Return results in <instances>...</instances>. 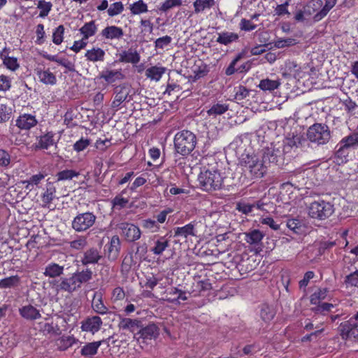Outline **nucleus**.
I'll return each instance as SVG.
<instances>
[{
    "label": "nucleus",
    "mask_w": 358,
    "mask_h": 358,
    "mask_svg": "<svg viewBox=\"0 0 358 358\" xmlns=\"http://www.w3.org/2000/svg\"><path fill=\"white\" fill-rule=\"evenodd\" d=\"M198 143L196 134L188 129L176 133L173 137V147L176 154L186 157L192 154Z\"/></svg>",
    "instance_id": "obj_1"
},
{
    "label": "nucleus",
    "mask_w": 358,
    "mask_h": 358,
    "mask_svg": "<svg viewBox=\"0 0 358 358\" xmlns=\"http://www.w3.org/2000/svg\"><path fill=\"white\" fill-rule=\"evenodd\" d=\"M264 164L255 154L243 155L241 159L245 175L252 180L261 178L264 176L266 172V166Z\"/></svg>",
    "instance_id": "obj_2"
},
{
    "label": "nucleus",
    "mask_w": 358,
    "mask_h": 358,
    "mask_svg": "<svg viewBox=\"0 0 358 358\" xmlns=\"http://www.w3.org/2000/svg\"><path fill=\"white\" fill-rule=\"evenodd\" d=\"M224 179L222 173L217 169L201 171L198 176L201 189L208 192L221 189L224 186Z\"/></svg>",
    "instance_id": "obj_3"
},
{
    "label": "nucleus",
    "mask_w": 358,
    "mask_h": 358,
    "mask_svg": "<svg viewBox=\"0 0 358 358\" xmlns=\"http://www.w3.org/2000/svg\"><path fill=\"white\" fill-rule=\"evenodd\" d=\"M307 138L317 145H325L331 138V131L327 124L315 123L308 128Z\"/></svg>",
    "instance_id": "obj_4"
},
{
    "label": "nucleus",
    "mask_w": 358,
    "mask_h": 358,
    "mask_svg": "<svg viewBox=\"0 0 358 358\" xmlns=\"http://www.w3.org/2000/svg\"><path fill=\"white\" fill-rule=\"evenodd\" d=\"M338 329L343 340L358 342V311L349 320L341 322Z\"/></svg>",
    "instance_id": "obj_5"
},
{
    "label": "nucleus",
    "mask_w": 358,
    "mask_h": 358,
    "mask_svg": "<svg viewBox=\"0 0 358 358\" xmlns=\"http://www.w3.org/2000/svg\"><path fill=\"white\" fill-rule=\"evenodd\" d=\"M334 206L324 200L312 202L308 207V215L313 219L323 220L329 217L334 213Z\"/></svg>",
    "instance_id": "obj_6"
},
{
    "label": "nucleus",
    "mask_w": 358,
    "mask_h": 358,
    "mask_svg": "<svg viewBox=\"0 0 358 358\" xmlns=\"http://www.w3.org/2000/svg\"><path fill=\"white\" fill-rule=\"evenodd\" d=\"M281 144L277 142L270 143L262 149V161L266 164H277L280 160L283 159L285 155L281 150Z\"/></svg>",
    "instance_id": "obj_7"
},
{
    "label": "nucleus",
    "mask_w": 358,
    "mask_h": 358,
    "mask_svg": "<svg viewBox=\"0 0 358 358\" xmlns=\"http://www.w3.org/2000/svg\"><path fill=\"white\" fill-rule=\"evenodd\" d=\"M96 218L93 213H80L74 217L72 222V227L76 231H85L93 226Z\"/></svg>",
    "instance_id": "obj_8"
},
{
    "label": "nucleus",
    "mask_w": 358,
    "mask_h": 358,
    "mask_svg": "<svg viewBox=\"0 0 358 358\" xmlns=\"http://www.w3.org/2000/svg\"><path fill=\"white\" fill-rule=\"evenodd\" d=\"M305 141L301 134L293 132L288 134L282 141H277V143L282 145L281 150L284 155H287L292 150L298 148Z\"/></svg>",
    "instance_id": "obj_9"
},
{
    "label": "nucleus",
    "mask_w": 358,
    "mask_h": 358,
    "mask_svg": "<svg viewBox=\"0 0 358 358\" xmlns=\"http://www.w3.org/2000/svg\"><path fill=\"white\" fill-rule=\"evenodd\" d=\"M51 284L57 292H65L72 294L78 289L73 274L69 278H60L59 280L52 282Z\"/></svg>",
    "instance_id": "obj_10"
},
{
    "label": "nucleus",
    "mask_w": 358,
    "mask_h": 358,
    "mask_svg": "<svg viewBox=\"0 0 358 358\" xmlns=\"http://www.w3.org/2000/svg\"><path fill=\"white\" fill-rule=\"evenodd\" d=\"M119 229L121 230L122 236L127 242H134L141 238V229L134 224L122 222L120 224Z\"/></svg>",
    "instance_id": "obj_11"
},
{
    "label": "nucleus",
    "mask_w": 358,
    "mask_h": 358,
    "mask_svg": "<svg viewBox=\"0 0 358 358\" xmlns=\"http://www.w3.org/2000/svg\"><path fill=\"white\" fill-rule=\"evenodd\" d=\"M101 40L106 41H119L124 36L123 29L116 25H107L99 33Z\"/></svg>",
    "instance_id": "obj_12"
},
{
    "label": "nucleus",
    "mask_w": 358,
    "mask_h": 358,
    "mask_svg": "<svg viewBox=\"0 0 358 358\" xmlns=\"http://www.w3.org/2000/svg\"><path fill=\"white\" fill-rule=\"evenodd\" d=\"M38 124V120L35 115L29 113L20 114L15 120V126L20 131H28Z\"/></svg>",
    "instance_id": "obj_13"
},
{
    "label": "nucleus",
    "mask_w": 358,
    "mask_h": 358,
    "mask_svg": "<svg viewBox=\"0 0 358 358\" xmlns=\"http://www.w3.org/2000/svg\"><path fill=\"white\" fill-rule=\"evenodd\" d=\"M99 77L103 80L107 84L112 85L117 81H121L125 78V75L122 69H110L105 68L99 73Z\"/></svg>",
    "instance_id": "obj_14"
},
{
    "label": "nucleus",
    "mask_w": 358,
    "mask_h": 358,
    "mask_svg": "<svg viewBox=\"0 0 358 358\" xmlns=\"http://www.w3.org/2000/svg\"><path fill=\"white\" fill-rule=\"evenodd\" d=\"M138 340H142V343H148L152 340L156 339L159 335V329L154 323H150L141 328L138 332Z\"/></svg>",
    "instance_id": "obj_15"
},
{
    "label": "nucleus",
    "mask_w": 358,
    "mask_h": 358,
    "mask_svg": "<svg viewBox=\"0 0 358 358\" xmlns=\"http://www.w3.org/2000/svg\"><path fill=\"white\" fill-rule=\"evenodd\" d=\"M102 324V320L99 316L87 317L81 322L80 329L83 331L94 334L100 330Z\"/></svg>",
    "instance_id": "obj_16"
},
{
    "label": "nucleus",
    "mask_w": 358,
    "mask_h": 358,
    "mask_svg": "<svg viewBox=\"0 0 358 358\" xmlns=\"http://www.w3.org/2000/svg\"><path fill=\"white\" fill-rule=\"evenodd\" d=\"M56 197V187L53 182H48L45 185L43 192L41 194L42 207L50 208L53 199Z\"/></svg>",
    "instance_id": "obj_17"
},
{
    "label": "nucleus",
    "mask_w": 358,
    "mask_h": 358,
    "mask_svg": "<svg viewBox=\"0 0 358 358\" xmlns=\"http://www.w3.org/2000/svg\"><path fill=\"white\" fill-rule=\"evenodd\" d=\"M102 256L99 250L96 248H90L86 250L80 258V262L83 266L96 264L101 259Z\"/></svg>",
    "instance_id": "obj_18"
},
{
    "label": "nucleus",
    "mask_w": 358,
    "mask_h": 358,
    "mask_svg": "<svg viewBox=\"0 0 358 358\" xmlns=\"http://www.w3.org/2000/svg\"><path fill=\"white\" fill-rule=\"evenodd\" d=\"M106 247L108 259L111 261L116 260L120 255L121 248L120 240L118 236H112Z\"/></svg>",
    "instance_id": "obj_19"
},
{
    "label": "nucleus",
    "mask_w": 358,
    "mask_h": 358,
    "mask_svg": "<svg viewBox=\"0 0 358 358\" xmlns=\"http://www.w3.org/2000/svg\"><path fill=\"white\" fill-rule=\"evenodd\" d=\"M18 311L20 315L28 321H34L41 317L40 310L31 304L22 306Z\"/></svg>",
    "instance_id": "obj_20"
},
{
    "label": "nucleus",
    "mask_w": 358,
    "mask_h": 358,
    "mask_svg": "<svg viewBox=\"0 0 358 358\" xmlns=\"http://www.w3.org/2000/svg\"><path fill=\"white\" fill-rule=\"evenodd\" d=\"M196 222L193 221L183 227H178L173 229L174 237L187 238L189 236H196V231L195 229Z\"/></svg>",
    "instance_id": "obj_21"
},
{
    "label": "nucleus",
    "mask_w": 358,
    "mask_h": 358,
    "mask_svg": "<svg viewBox=\"0 0 358 358\" xmlns=\"http://www.w3.org/2000/svg\"><path fill=\"white\" fill-rule=\"evenodd\" d=\"M36 74L38 80L45 85H55L57 83L56 76L51 72L50 69H36Z\"/></svg>",
    "instance_id": "obj_22"
},
{
    "label": "nucleus",
    "mask_w": 358,
    "mask_h": 358,
    "mask_svg": "<svg viewBox=\"0 0 358 358\" xmlns=\"http://www.w3.org/2000/svg\"><path fill=\"white\" fill-rule=\"evenodd\" d=\"M55 134L53 131H48L37 137L36 148L40 150H48L55 144Z\"/></svg>",
    "instance_id": "obj_23"
},
{
    "label": "nucleus",
    "mask_w": 358,
    "mask_h": 358,
    "mask_svg": "<svg viewBox=\"0 0 358 358\" xmlns=\"http://www.w3.org/2000/svg\"><path fill=\"white\" fill-rule=\"evenodd\" d=\"M119 62L122 63L138 64L141 60V56L137 50L129 48L122 51L119 55Z\"/></svg>",
    "instance_id": "obj_24"
},
{
    "label": "nucleus",
    "mask_w": 358,
    "mask_h": 358,
    "mask_svg": "<svg viewBox=\"0 0 358 358\" xmlns=\"http://www.w3.org/2000/svg\"><path fill=\"white\" fill-rule=\"evenodd\" d=\"M170 241L166 236H157L153 241V246L150 248V252L155 255H161L169 247Z\"/></svg>",
    "instance_id": "obj_25"
},
{
    "label": "nucleus",
    "mask_w": 358,
    "mask_h": 358,
    "mask_svg": "<svg viewBox=\"0 0 358 358\" xmlns=\"http://www.w3.org/2000/svg\"><path fill=\"white\" fill-rule=\"evenodd\" d=\"M106 52L104 50L99 47H93L87 50L85 53L86 60L90 62H103L105 59Z\"/></svg>",
    "instance_id": "obj_26"
},
{
    "label": "nucleus",
    "mask_w": 358,
    "mask_h": 358,
    "mask_svg": "<svg viewBox=\"0 0 358 358\" xmlns=\"http://www.w3.org/2000/svg\"><path fill=\"white\" fill-rule=\"evenodd\" d=\"M218 36L216 42L219 44L227 46L233 43H236L239 39V35L235 32L222 31L217 34Z\"/></svg>",
    "instance_id": "obj_27"
},
{
    "label": "nucleus",
    "mask_w": 358,
    "mask_h": 358,
    "mask_svg": "<svg viewBox=\"0 0 358 358\" xmlns=\"http://www.w3.org/2000/svg\"><path fill=\"white\" fill-rule=\"evenodd\" d=\"M98 30V26L95 20H91L85 22L80 29L79 32L82 35V38L87 41L90 37L94 36Z\"/></svg>",
    "instance_id": "obj_28"
},
{
    "label": "nucleus",
    "mask_w": 358,
    "mask_h": 358,
    "mask_svg": "<svg viewBox=\"0 0 358 358\" xmlns=\"http://www.w3.org/2000/svg\"><path fill=\"white\" fill-rule=\"evenodd\" d=\"M92 275L93 273L90 268H86L81 271H76L73 273L78 289L81 287L83 284L87 283L91 280L92 279Z\"/></svg>",
    "instance_id": "obj_29"
},
{
    "label": "nucleus",
    "mask_w": 358,
    "mask_h": 358,
    "mask_svg": "<svg viewBox=\"0 0 358 358\" xmlns=\"http://www.w3.org/2000/svg\"><path fill=\"white\" fill-rule=\"evenodd\" d=\"M166 69L164 66H153L145 71V76L151 80L158 82L165 73Z\"/></svg>",
    "instance_id": "obj_30"
},
{
    "label": "nucleus",
    "mask_w": 358,
    "mask_h": 358,
    "mask_svg": "<svg viewBox=\"0 0 358 358\" xmlns=\"http://www.w3.org/2000/svg\"><path fill=\"white\" fill-rule=\"evenodd\" d=\"M229 108V105L227 103L222 101H217L213 103L211 107L207 110L208 116H213L214 117L217 115H221L225 113Z\"/></svg>",
    "instance_id": "obj_31"
},
{
    "label": "nucleus",
    "mask_w": 358,
    "mask_h": 358,
    "mask_svg": "<svg viewBox=\"0 0 358 358\" xmlns=\"http://www.w3.org/2000/svg\"><path fill=\"white\" fill-rule=\"evenodd\" d=\"M128 9L131 15H140L148 11V4L143 0H138L129 5Z\"/></svg>",
    "instance_id": "obj_32"
},
{
    "label": "nucleus",
    "mask_w": 358,
    "mask_h": 358,
    "mask_svg": "<svg viewBox=\"0 0 358 358\" xmlns=\"http://www.w3.org/2000/svg\"><path fill=\"white\" fill-rule=\"evenodd\" d=\"M64 272V266L56 263H51L46 266L43 274L46 277H59Z\"/></svg>",
    "instance_id": "obj_33"
},
{
    "label": "nucleus",
    "mask_w": 358,
    "mask_h": 358,
    "mask_svg": "<svg viewBox=\"0 0 358 358\" xmlns=\"http://www.w3.org/2000/svg\"><path fill=\"white\" fill-rule=\"evenodd\" d=\"M6 48H4L1 52H0V57L3 60V65L9 70L15 71H16L20 65L17 62V59L14 57H9L4 55V52Z\"/></svg>",
    "instance_id": "obj_34"
},
{
    "label": "nucleus",
    "mask_w": 358,
    "mask_h": 358,
    "mask_svg": "<svg viewBox=\"0 0 358 358\" xmlns=\"http://www.w3.org/2000/svg\"><path fill=\"white\" fill-rule=\"evenodd\" d=\"M264 235L259 229H253L245 234V241L250 245H257L263 239Z\"/></svg>",
    "instance_id": "obj_35"
},
{
    "label": "nucleus",
    "mask_w": 358,
    "mask_h": 358,
    "mask_svg": "<svg viewBox=\"0 0 358 358\" xmlns=\"http://www.w3.org/2000/svg\"><path fill=\"white\" fill-rule=\"evenodd\" d=\"M101 344V341L88 343L82 348L80 354L85 357L94 356L97 353L98 349Z\"/></svg>",
    "instance_id": "obj_36"
},
{
    "label": "nucleus",
    "mask_w": 358,
    "mask_h": 358,
    "mask_svg": "<svg viewBox=\"0 0 358 358\" xmlns=\"http://www.w3.org/2000/svg\"><path fill=\"white\" fill-rule=\"evenodd\" d=\"M329 293V289L327 287H320L315 291L310 296V304H317L322 300H324Z\"/></svg>",
    "instance_id": "obj_37"
},
{
    "label": "nucleus",
    "mask_w": 358,
    "mask_h": 358,
    "mask_svg": "<svg viewBox=\"0 0 358 358\" xmlns=\"http://www.w3.org/2000/svg\"><path fill=\"white\" fill-rule=\"evenodd\" d=\"M337 0H325V4L322 8L317 12L313 17L315 22H318L324 18L329 10L336 5Z\"/></svg>",
    "instance_id": "obj_38"
},
{
    "label": "nucleus",
    "mask_w": 358,
    "mask_h": 358,
    "mask_svg": "<svg viewBox=\"0 0 358 358\" xmlns=\"http://www.w3.org/2000/svg\"><path fill=\"white\" fill-rule=\"evenodd\" d=\"M279 80H271L268 78L263 79L260 81L258 87L263 91H273L278 89L280 85Z\"/></svg>",
    "instance_id": "obj_39"
},
{
    "label": "nucleus",
    "mask_w": 358,
    "mask_h": 358,
    "mask_svg": "<svg viewBox=\"0 0 358 358\" xmlns=\"http://www.w3.org/2000/svg\"><path fill=\"white\" fill-rule=\"evenodd\" d=\"M125 193V189L122 190L121 194L116 195L111 200L112 208L114 210H121L125 208L129 203V199L124 198L122 196V194Z\"/></svg>",
    "instance_id": "obj_40"
},
{
    "label": "nucleus",
    "mask_w": 358,
    "mask_h": 358,
    "mask_svg": "<svg viewBox=\"0 0 358 358\" xmlns=\"http://www.w3.org/2000/svg\"><path fill=\"white\" fill-rule=\"evenodd\" d=\"M20 283V278L17 275H11L0 280V289L17 287Z\"/></svg>",
    "instance_id": "obj_41"
},
{
    "label": "nucleus",
    "mask_w": 358,
    "mask_h": 358,
    "mask_svg": "<svg viewBox=\"0 0 358 358\" xmlns=\"http://www.w3.org/2000/svg\"><path fill=\"white\" fill-rule=\"evenodd\" d=\"M214 4V0H195L193 3L194 13H200L206 9H210Z\"/></svg>",
    "instance_id": "obj_42"
},
{
    "label": "nucleus",
    "mask_w": 358,
    "mask_h": 358,
    "mask_svg": "<svg viewBox=\"0 0 358 358\" xmlns=\"http://www.w3.org/2000/svg\"><path fill=\"white\" fill-rule=\"evenodd\" d=\"M314 305L315 306L312 307L310 310L315 314H320L323 315H327L334 307L332 303L327 302H320L319 303Z\"/></svg>",
    "instance_id": "obj_43"
},
{
    "label": "nucleus",
    "mask_w": 358,
    "mask_h": 358,
    "mask_svg": "<svg viewBox=\"0 0 358 358\" xmlns=\"http://www.w3.org/2000/svg\"><path fill=\"white\" fill-rule=\"evenodd\" d=\"M287 228L294 234H301L303 230L302 222L297 218L288 219L287 221Z\"/></svg>",
    "instance_id": "obj_44"
},
{
    "label": "nucleus",
    "mask_w": 358,
    "mask_h": 358,
    "mask_svg": "<svg viewBox=\"0 0 358 358\" xmlns=\"http://www.w3.org/2000/svg\"><path fill=\"white\" fill-rule=\"evenodd\" d=\"M193 287L194 289L192 292H195L198 294H201L202 292L210 290L212 288L209 279L196 280L194 282Z\"/></svg>",
    "instance_id": "obj_45"
},
{
    "label": "nucleus",
    "mask_w": 358,
    "mask_h": 358,
    "mask_svg": "<svg viewBox=\"0 0 358 358\" xmlns=\"http://www.w3.org/2000/svg\"><path fill=\"white\" fill-rule=\"evenodd\" d=\"M275 315V311L272 307L267 304L262 305L260 310V316L265 322L271 321L274 318Z\"/></svg>",
    "instance_id": "obj_46"
},
{
    "label": "nucleus",
    "mask_w": 358,
    "mask_h": 358,
    "mask_svg": "<svg viewBox=\"0 0 358 358\" xmlns=\"http://www.w3.org/2000/svg\"><path fill=\"white\" fill-rule=\"evenodd\" d=\"M338 145H343V147L348 149L358 145V133H354L345 136L340 141Z\"/></svg>",
    "instance_id": "obj_47"
},
{
    "label": "nucleus",
    "mask_w": 358,
    "mask_h": 358,
    "mask_svg": "<svg viewBox=\"0 0 358 358\" xmlns=\"http://www.w3.org/2000/svg\"><path fill=\"white\" fill-rule=\"evenodd\" d=\"M36 6L37 8L40 10L39 17L42 18L47 17L52 8V3L45 0H39Z\"/></svg>",
    "instance_id": "obj_48"
},
{
    "label": "nucleus",
    "mask_w": 358,
    "mask_h": 358,
    "mask_svg": "<svg viewBox=\"0 0 358 358\" xmlns=\"http://www.w3.org/2000/svg\"><path fill=\"white\" fill-rule=\"evenodd\" d=\"M139 321L131 318H123L120 320L119 326L123 330H129L134 332L135 328L138 327Z\"/></svg>",
    "instance_id": "obj_49"
},
{
    "label": "nucleus",
    "mask_w": 358,
    "mask_h": 358,
    "mask_svg": "<svg viewBox=\"0 0 358 358\" xmlns=\"http://www.w3.org/2000/svg\"><path fill=\"white\" fill-rule=\"evenodd\" d=\"M77 340L73 336H62L58 343V349L60 351H64L71 348L76 343Z\"/></svg>",
    "instance_id": "obj_50"
},
{
    "label": "nucleus",
    "mask_w": 358,
    "mask_h": 358,
    "mask_svg": "<svg viewBox=\"0 0 358 358\" xmlns=\"http://www.w3.org/2000/svg\"><path fill=\"white\" fill-rule=\"evenodd\" d=\"M322 5V0H310L304 6V12L306 15H311L313 13L319 10Z\"/></svg>",
    "instance_id": "obj_51"
},
{
    "label": "nucleus",
    "mask_w": 358,
    "mask_h": 358,
    "mask_svg": "<svg viewBox=\"0 0 358 358\" xmlns=\"http://www.w3.org/2000/svg\"><path fill=\"white\" fill-rule=\"evenodd\" d=\"M343 283L347 288H358V269L347 275L344 278Z\"/></svg>",
    "instance_id": "obj_52"
},
{
    "label": "nucleus",
    "mask_w": 358,
    "mask_h": 358,
    "mask_svg": "<svg viewBox=\"0 0 358 358\" xmlns=\"http://www.w3.org/2000/svg\"><path fill=\"white\" fill-rule=\"evenodd\" d=\"M65 28L63 24L59 25L52 32V42L55 45H60L64 41Z\"/></svg>",
    "instance_id": "obj_53"
},
{
    "label": "nucleus",
    "mask_w": 358,
    "mask_h": 358,
    "mask_svg": "<svg viewBox=\"0 0 358 358\" xmlns=\"http://www.w3.org/2000/svg\"><path fill=\"white\" fill-rule=\"evenodd\" d=\"M124 9V5L121 1H115L110 5L107 13L109 17H113L121 14Z\"/></svg>",
    "instance_id": "obj_54"
},
{
    "label": "nucleus",
    "mask_w": 358,
    "mask_h": 358,
    "mask_svg": "<svg viewBox=\"0 0 358 358\" xmlns=\"http://www.w3.org/2000/svg\"><path fill=\"white\" fill-rule=\"evenodd\" d=\"M80 175L79 172L72 170V169H66L58 172L56 175L57 180H71L75 177H78Z\"/></svg>",
    "instance_id": "obj_55"
},
{
    "label": "nucleus",
    "mask_w": 358,
    "mask_h": 358,
    "mask_svg": "<svg viewBox=\"0 0 358 358\" xmlns=\"http://www.w3.org/2000/svg\"><path fill=\"white\" fill-rule=\"evenodd\" d=\"M12 114V108L4 103H0V123L9 120Z\"/></svg>",
    "instance_id": "obj_56"
},
{
    "label": "nucleus",
    "mask_w": 358,
    "mask_h": 358,
    "mask_svg": "<svg viewBox=\"0 0 358 358\" xmlns=\"http://www.w3.org/2000/svg\"><path fill=\"white\" fill-rule=\"evenodd\" d=\"M93 310L99 315H105L108 313V308L104 305L101 298L94 300L92 303Z\"/></svg>",
    "instance_id": "obj_57"
},
{
    "label": "nucleus",
    "mask_w": 358,
    "mask_h": 358,
    "mask_svg": "<svg viewBox=\"0 0 358 358\" xmlns=\"http://www.w3.org/2000/svg\"><path fill=\"white\" fill-rule=\"evenodd\" d=\"M11 164V156L8 151L0 148V167L8 168Z\"/></svg>",
    "instance_id": "obj_58"
},
{
    "label": "nucleus",
    "mask_w": 358,
    "mask_h": 358,
    "mask_svg": "<svg viewBox=\"0 0 358 358\" xmlns=\"http://www.w3.org/2000/svg\"><path fill=\"white\" fill-rule=\"evenodd\" d=\"M234 99L237 101H243L248 96H249L250 91L243 85H239L234 88Z\"/></svg>",
    "instance_id": "obj_59"
},
{
    "label": "nucleus",
    "mask_w": 358,
    "mask_h": 358,
    "mask_svg": "<svg viewBox=\"0 0 358 358\" xmlns=\"http://www.w3.org/2000/svg\"><path fill=\"white\" fill-rule=\"evenodd\" d=\"M182 4V0H165L160 6L159 10L166 12L173 7L180 6Z\"/></svg>",
    "instance_id": "obj_60"
},
{
    "label": "nucleus",
    "mask_w": 358,
    "mask_h": 358,
    "mask_svg": "<svg viewBox=\"0 0 358 358\" xmlns=\"http://www.w3.org/2000/svg\"><path fill=\"white\" fill-rule=\"evenodd\" d=\"M342 104L344 106L345 110L352 115L355 114V110L357 108V105L350 97L348 96L347 99L341 101Z\"/></svg>",
    "instance_id": "obj_61"
},
{
    "label": "nucleus",
    "mask_w": 358,
    "mask_h": 358,
    "mask_svg": "<svg viewBox=\"0 0 358 358\" xmlns=\"http://www.w3.org/2000/svg\"><path fill=\"white\" fill-rule=\"evenodd\" d=\"M11 78L6 75H0V92H7L11 88Z\"/></svg>",
    "instance_id": "obj_62"
},
{
    "label": "nucleus",
    "mask_w": 358,
    "mask_h": 358,
    "mask_svg": "<svg viewBox=\"0 0 358 358\" xmlns=\"http://www.w3.org/2000/svg\"><path fill=\"white\" fill-rule=\"evenodd\" d=\"M172 41L171 36L166 35L162 37H159L155 41V46L156 49H164L165 47L169 45Z\"/></svg>",
    "instance_id": "obj_63"
},
{
    "label": "nucleus",
    "mask_w": 358,
    "mask_h": 358,
    "mask_svg": "<svg viewBox=\"0 0 358 358\" xmlns=\"http://www.w3.org/2000/svg\"><path fill=\"white\" fill-rule=\"evenodd\" d=\"M90 144V141L87 138H81L77 141L73 145V150L80 152L85 150Z\"/></svg>",
    "instance_id": "obj_64"
}]
</instances>
